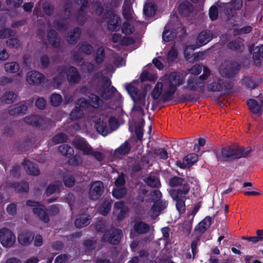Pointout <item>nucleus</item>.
I'll return each mask as SVG.
<instances>
[{"label":"nucleus","instance_id":"obj_1","mask_svg":"<svg viewBox=\"0 0 263 263\" xmlns=\"http://www.w3.org/2000/svg\"><path fill=\"white\" fill-rule=\"evenodd\" d=\"M184 81L183 74L173 72L161 77L155 85L151 95L154 99H158L161 95L169 98L176 91L177 87L182 85Z\"/></svg>","mask_w":263,"mask_h":263},{"label":"nucleus","instance_id":"obj_2","mask_svg":"<svg viewBox=\"0 0 263 263\" xmlns=\"http://www.w3.org/2000/svg\"><path fill=\"white\" fill-rule=\"evenodd\" d=\"M90 100L89 103L87 102L85 99H80L78 100L75 108L71 112V117L74 119L79 118L82 116L84 109L88 108L89 106L97 108L102 104V100L96 95H91Z\"/></svg>","mask_w":263,"mask_h":263},{"label":"nucleus","instance_id":"obj_3","mask_svg":"<svg viewBox=\"0 0 263 263\" xmlns=\"http://www.w3.org/2000/svg\"><path fill=\"white\" fill-rule=\"evenodd\" d=\"M210 74V71L207 68L203 69V74L198 78L193 76L188 78L184 88L189 90L201 91L204 86L205 81L208 78Z\"/></svg>","mask_w":263,"mask_h":263},{"label":"nucleus","instance_id":"obj_4","mask_svg":"<svg viewBox=\"0 0 263 263\" xmlns=\"http://www.w3.org/2000/svg\"><path fill=\"white\" fill-rule=\"evenodd\" d=\"M126 89L134 102L133 109L142 112L143 108L146 106L145 94L138 92L137 88L131 84L126 85Z\"/></svg>","mask_w":263,"mask_h":263},{"label":"nucleus","instance_id":"obj_5","mask_svg":"<svg viewBox=\"0 0 263 263\" xmlns=\"http://www.w3.org/2000/svg\"><path fill=\"white\" fill-rule=\"evenodd\" d=\"M189 190L190 187L189 185H185L183 186L182 191L172 190L170 191V194L172 198L176 201V208L179 213H183L185 211V197L189 193Z\"/></svg>","mask_w":263,"mask_h":263},{"label":"nucleus","instance_id":"obj_6","mask_svg":"<svg viewBox=\"0 0 263 263\" xmlns=\"http://www.w3.org/2000/svg\"><path fill=\"white\" fill-rule=\"evenodd\" d=\"M76 147L82 151L84 155H89L94 156L99 160H101L104 158L103 155L100 152H94L90 146L88 145L83 139H78L74 142Z\"/></svg>","mask_w":263,"mask_h":263},{"label":"nucleus","instance_id":"obj_7","mask_svg":"<svg viewBox=\"0 0 263 263\" xmlns=\"http://www.w3.org/2000/svg\"><path fill=\"white\" fill-rule=\"evenodd\" d=\"M108 123L111 126L112 123L117 124L116 119L114 118L108 119L107 118L102 117L96 122V128L97 131L103 136L108 133Z\"/></svg>","mask_w":263,"mask_h":263},{"label":"nucleus","instance_id":"obj_8","mask_svg":"<svg viewBox=\"0 0 263 263\" xmlns=\"http://www.w3.org/2000/svg\"><path fill=\"white\" fill-rule=\"evenodd\" d=\"M15 241V236L9 229L3 228L0 230V242L6 247H11Z\"/></svg>","mask_w":263,"mask_h":263},{"label":"nucleus","instance_id":"obj_9","mask_svg":"<svg viewBox=\"0 0 263 263\" xmlns=\"http://www.w3.org/2000/svg\"><path fill=\"white\" fill-rule=\"evenodd\" d=\"M216 157L218 160L220 161H227L237 159L236 157V149L231 147L223 148L221 151L216 153Z\"/></svg>","mask_w":263,"mask_h":263},{"label":"nucleus","instance_id":"obj_10","mask_svg":"<svg viewBox=\"0 0 263 263\" xmlns=\"http://www.w3.org/2000/svg\"><path fill=\"white\" fill-rule=\"evenodd\" d=\"M261 95H259L258 100L255 99H250L248 101L247 104L250 111L257 115H260L263 110V99Z\"/></svg>","mask_w":263,"mask_h":263},{"label":"nucleus","instance_id":"obj_11","mask_svg":"<svg viewBox=\"0 0 263 263\" xmlns=\"http://www.w3.org/2000/svg\"><path fill=\"white\" fill-rule=\"evenodd\" d=\"M103 184L101 181H96L91 185L89 191V196L91 200L98 199L103 191Z\"/></svg>","mask_w":263,"mask_h":263},{"label":"nucleus","instance_id":"obj_12","mask_svg":"<svg viewBox=\"0 0 263 263\" xmlns=\"http://www.w3.org/2000/svg\"><path fill=\"white\" fill-rule=\"evenodd\" d=\"M26 204L28 206L34 207L33 209V212L39 215L42 220H43L45 222H47L48 221V217L47 216L41 205L39 204V203L37 202L30 200L27 201Z\"/></svg>","mask_w":263,"mask_h":263},{"label":"nucleus","instance_id":"obj_13","mask_svg":"<svg viewBox=\"0 0 263 263\" xmlns=\"http://www.w3.org/2000/svg\"><path fill=\"white\" fill-rule=\"evenodd\" d=\"M43 75L35 71H31L27 73L26 80L28 84L34 85L40 84L42 82Z\"/></svg>","mask_w":263,"mask_h":263},{"label":"nucleus","instance_id":"obj_14","mask_svg":"<svg viewBox=\"0 0 263 263\" xmlns=\"http://www.w3.org/2000/svg\"><path fill=\"white\" fill-rule=\"evenodd\" d=\"M212 39L211 34L210 32L202 31L199 34L197 44L198 46H202L207 44Z\"/></svg>","mask_w":263,"mask_h":263},{"label":"nucleus","instance_id":"obj_15","mask_svg":"<svg viewBox=\"0 0 263 263\" xmlns=\"http://www.w3.org/2000/svg\"><path fill=\"white\" fill-rule=\"evenodd\" d=\"M114 209V213L115 214L117 215V218L118 219H121L124 214L128 211L127 208L124 206V203L121 201L116 202L115 203Z\"/></svg>","mask_w":263,"mask_h":263},{"label":"nucleus","instance_id":"obj_16","mask_svg":"<svg viewBox=\"0 0 263 263\" xmlns=\"http://www.w3.org/2000/svg\"><path fill=\"white\" fill-rule=\"evenodd\" d=\"M152 197L154 200H157L152 209L153 214L154 215H157L158 213L161 210L159 206V204L160 203L159 199L161 197V194L159 191H155L152 194Z\"/></svg>","mask_w":263,"mask_h":263},{"label":"nucleus","instance_id":"obj_17","mask_svg":"<svg viewBox=\"0 0 263 263\" xmlns=\"http://www.w3.org/2000/svg\"><path fill=\"white\" fill-rule=\"evenodd\" d=\"M24 167L27 173L29 175L35 176L39 174V170L34 167L30 161H25L24 163Z\"/></svg>","mask_w":263,"mask_h":263},{"label":"nucleus","instance_id":"obj_18","mask_svg":"<svg viewBox=\"0 0 263 263\" xmlns=\"http://www.w3.org/2000/svg\"><path fill=\"white\" fill-rule=\"evenodd\" d=\"M198 156L195 154H191L187 155L184 159L183 166H180V167H189L196 163L198 161Z\"/></svg>","mask_w":263,"mask_h":263},{"label":"nucleus","instance_id":"obj_19","mask_svg":"<svg viewBox=\"0 0 263 263\" xmlns=\"http://www.w3.org/2000/svg\"><path fill=\"white\" fill-rule=\"evenodd\" d=\"M121 231L120 230H115L113 232L111 236L109 237H107V235H105L103 239H106L107 238V241L112 244H117L119 242L121 237Z\"/></svg>","mask_w":263,"mask_h":263},{"label":"nucleus","instance_id":"obj_20","mask_svg":"<svg viewBox=\"0 0 263 263\" xmlns=\"http://www.w3.org/2000/svg\"><path fill=\"white\" fill-rule=\"evenodd\" d=\"M90 222V218L86 215H80L76 220L75 224L78 228L86 226Z\"/></svg>","mask_w":263,"mask_h":263},{"label":"nucleus","instance_id":"obj_21","mask_svg":"<svg viewBox=\"0 0 263 263\" xmlns=\"http://www.w3.org/2000/svg\"><path fill=\"white\" fill-rule=\"evenodd\" d=\"M32 235L30 233H23L18 237L19 242L23 245H26L32 241Z\"/></svg>","mask_w":263,"mask_h":263},{"label":"nucleus","instance_id":"obj_22","mask_svg":"<svg viewBox=\"0 0 263 263\" xmlns=\"http://www.w3.org/2000/svg\"><path fill=\"white\" fill-rule=\"evenodd\" d=\"M211 224V219L210 217L205 218L196 227V230L200 232H204Z\"/></svg>","mask_w":263,"mask_h":263},{"label":"nucleus","instance_id":"obj_23","mask_svg":"<svg viewBox=\"0 0 263 263\" xmlns=\"http://www.w3.org/2000/svg\"><path fill=\"white\" fill-rule=\"evenodd\" d=\"M156 11V6L152 3L145 4L143 8V12L145 16L150 17L154 15Z\"/></svg>","mask_w":263,"mask_h":263},{"label":"nucleus","instance_id":"obj_24","mask_svg":"<svg viewBox=\"0 0 263 263\" xmlns=\"http://www.w3.org/2000/svg\"><path fill=\"white\" fill-rule=\"evenodd\" d=\"M252 149L251 147H240L236 148V157L238 158L246 157L250 155Z\"/></svg>","mask_w":263,"mask_h":263},{"label":"nucleus","instance_id":"obj_25","mask_svg":"<svg viewBox=\"0 0 263 263\" xmlns=\"http://www.w3.org/2000/svg\"><path fill=\"white\" fill-rule=\"evenodd\" d=\"M120 20L119 19V17L118 16L114 15L111 18V19L110 20L108 24V28L109 30L112 31H116L119 28V23Z\"/></svg>","mask_w":263,"mask_h":263},{"label":"nucleus","instance_id":"obj_26","mask_svg":"<svg viewBox=\"0 0 263 263\" xmlns=\"http://www.w3.org/2000/svg\"><path fill=\"white\" fill-rule=\"evenodd\" d=\"M208 88L211 91H220L222 88V83L220 80L216 79L208 85Z\"/></svg>","mask_w":263,"mask_h":263},{"label":"nucleus","instance_id":"obj_27","mask_svg":"<svg viewBox=\"0 0 263 263\" xmlns=\"http://www.w3.org/2000/svg\"><path fill=\"white\" fill-rule=\"evenodd\" d=\"M18 65L15 62L7 63L5 65V69L7 72L14 73L18 71Z\"/></svg>","mask_w":263,"mask_h":263},{"label":"nucleus","instance_id":"obj_28","mask_svg":"<svg viewBox=\"0 0 263 263\" xmlns=\"http://www.w3.org/2000/svg\"><path fill=\"white\" fill-rule=\"evenodd\" d=\"M59 152L63 155L69 157L73 154V149L67 145H62L59 147Z\"/></svg>","mask_w":263,"mask_h":263},{"label":"nucleus","instance_id":"obj_29","mask_svg":"<svg viewBox=\"0 0 263 263\" xmlns=\"http://www.w3.org/2000/svg\"><path fill=\"white\" fill-rule=\"evenodd\" d=\"M16 98V96L13 92H8L6 93L2 98V101L6 103H11L13 102Z\"/></svg>","mask_w":263,"mask_h":263},{"label":"nucleus","instance_id":"obj_30","mask_svg":"<svg viewBox=\"0 0 263 263\" xmlns=\"http://www.w3.org/2000/svg\"><path fill=\"white\" fill-rule=\"evenodd\" d=\"M135 230L139 233H144L149 230V227L145 223L138 222L135 225Z\"/></svg>","mask_w":263,"mask_h":263},{"label":"nucleus","instance_id":"obj_31","mask_svg":"<svg viewBox=\"0 0 263 263\" xmlns=\"http://www.w3.org/2000/svg\"><path fill=\"white\" fill-rule=\"evenodd\" d=\"M178 9L181 13L185 15L191 11L192 7L188 2H185L180 5Z\"/></svg>","mask_w":263,"mask_h":263},{"label":"nucleus","instance_id":"obj_32","mask_svg":"<svg viewBox=\"0 0 263 263\" xmlns=\"http://www.w3.org/2000/svg\"><path fill=\"white\" fill-rule=\"evenodd\" d=\"M62 101L61 96L58 94H53L50 98V102L53 106H59Z\"/></svg>","mask_w":263,"mask_h":263},{"label":"nucleus","instance_id":"obj_33","mask_svg":"<svg viewBox=\"0 0 263 263\" xmlns=\"http://www.w3.org/2000/svg\"><path fill=\"white\" fill-rule=\"evenodd\" d=\"M147 183L148 185L157 187L160 185L159 180L156 177H149L147 179Z\"/></svg>","mask_w":263,"mask_h":263},{"label":"nucleus","instance_id":"obj_34","mask_svg":"<svg viewBox=\"0 0 263 263\" xmlns=\"http://www.w3.org/2000/svg\"><path fill=\"white\" fill-rule=\"evenodd\" d=\"M126 194V191L124 188H117L112 191V195L117 199L122 198Z\"/></svg>","mask_w":263,"mask_h":263},{"label":"nucleus","instance_id":"obj_35","mask_svg":"<svg viewBox=\"0 0 263 263\" xmlns=\"http://www.w3.org/2000/svg\"><path fill=\"white\" fill-rule=\"evenodd\" d=\"M253 57L254 60L259 57L263 59V46L256 47L253 48Z\"/></svg>","mask_w":263,"mask_h":263},{"label":"nucleus","instance_id":"obj_36","mask_svg":"<svg viewBox=\"0 0 263 263\" xmlns=\"http://www.w3.org/2000/svg\"><path fill=\"white\" fill-rule=\"evenodd\" d=\"M67 139V136L63 134H60L54 137L52 140V142L54 144H58L60 143L64 142Z\"/></svg>","mask_w":263,"mask_h":263},{"label":"nucleus","instance_id":"obj_37","mask_svg":"<svg viewBox=\"0 0 263 263\" xmlns=\"http://www.w3.org/2000/svg\"><path fill=\"white\" fill-rule=\"evenodd\" d=\"M129 149L130 146L128 143L126 142L116 150V153L121 155H124L127 154L129 151Z\"/></svg>","mask_w":263,"mask_h":263},{"label":"nucleus","instance_id":"obj_38","mask_svg":"<svg viewBox=\"0 0 263 263\" xmlns=\"http://www.w3.org/2000/svg\"><path fill=\"white\" fill-rule=\"evenodd\" d=\"M174 34L172 31L167 30L166 27L162 34L163 40L165 42H169L174 39Z\"/></svg>","mask_w":263,"mask_h":263},{"label":"nucleus","instance_id":"obj_39","mask_svg":"<svg viewBox=\"0 0 263 263\" xmlns=\"http://www.w3.org/2000/svg\"><path fill=\"white\" fill-rule=\"evenodd\" d=\"M80 35V30H79V29H77L76 30H75L74 31V32L73 33H71L69 35L68 42L71 44L73 43L76 40H77L79 38Z\"/></svg>","mask_w":263,"mask_h":263},{"label":"nucleus","instance_id":"obj_40","mask_svg":"<svg viewBox=\"0 0 263 263\" xmlns=\"http://www.w3.org/2000/svg\"><path fill=\"white\" fill-rule=\"evenodd\" d=\"M60 185V183L56 182L55 183L50 185L46 191L47 195H50L52 193L55 192L58 190V187Z\"/></svg>","mask_w":263,"mask_h":263},{"label":"nucleus","instance_id":"obj_41","mask_svg":"<svg viewBox=\"0 0 263 263\" xmlns=\"http://www.w3.org/2000/svg\"><path fill=\"white\" fill-rule=\"evenodd\" d=\"M110 203L109 202H105L99 208L100 212L102 215H106L110 209Z\"/></svg>","mask_w":263,"mask_h":263},{"label":"nucleus","instance_id":"obj_42","mask_svg":"<svg viewBox=\"0 0 263 263\" xmlns=\"http://www.w3.org/2000/svg\"><path fill=\"white\" fill-rule=\"evenodd\" d=\"M209 16L212 20H215L218 16V9L215 6H212L209 10Z\"/></svg>","mask_w":263,"mask_h":263},{"label":"nucleus","instance_id":"obj_43","mask_svg":"<svg viewBox=\"0 0 263 263\" xmlns=\"http://www.w3.org/2000/svg\"><path fill=\"white\" fill-rule=\"evenodd\" d=\"M13 34V31L8 29H3L0 31V39H5Z\"/></svg>","mask_w":263,"mask_h":263},{"label":"nucleus","instance_id":"obj_44","mask_svg":"<svg viewBox=\"0 0 263 263\" xmlns=\"http://www.w3.org/2000/svg\"><path fill=\"white\" fill-rule=\"evenodd\" d=\"M104 49L102 48H99L97 52L96 56V61L97 63H101L104 59Z\"/></svg>","mask_w":263,"mask_h":263},{"label":"nucleus","instance_id":"obj_45","mask_svg":"<svg viewBox=\"0 0 263 263\" xmlns=\"http://www.w3.org/2000/svg\"><path fill=\"white\" fill-rule=\"evenodd\" d=\"M194 49L193 46H189L185 49L184 56L186 60H189L192 56Z\"/></svg>","mask_w":263,"mask_h":263},{"label":"nucleus","instance_id":"obj_46","mask_svg":"<svg viewBox=\"0 0 263 263\" xmlns=\"http://www.w3.org/2000/svg\"><path fill=\"white\" fill-rule=\"evenodd\" d=\"M13 187L17 192L26 191L28 189V185L27 183L23 184H13Z\"/></svg>","mask_w":263,"mask_h":263},{"label":"nucleus","instance_id":"obj_47","mask_svg":"<svg viewBox=\"0 0 263 263\" xmlns=\"http://www.w3.org/2000/svg\"><path fill=\"white\" fill-rule=\"evenodd\" d=\"M122 31L125 34H129L133 32V28L131 27L130 24L126 22L124 23L122 28Z\"/></svg>","mask_w":263,"mask_h":263},{"label":"nucleus","instance_id":"obj_48","mask_svg":"<svg viewBox=\"0 0 263 263\" xmlns=\"http://www.w3.org/2000/svg\"><path fill=\"white\" fill-rule=\"evenodd\" d=\"M189 71L193 76H197L199 74L201 70V67L199 65H195L190 69Z\"/></svg>","mask_w":263,"mask_h":263},{"label":"nucleus","instance_id":"obj_49","mask_svg":"<svg viewBox=\"0 0 263 263\" xmlns=\"http://www.w3.org/2000/svg\"><path fill=\"white\" fill-rule=\"evenodd\" d=\"M177 52L175 49L172 48L168 52L167 59L168 62H172L177 57Z\"/></svg>","mask_w":263,"mask_h":263},{"label":"nucleus","instance_id":"obj_50","mask_svg":"<svg viewBox=\"0 0 263 263\" xmlns=\"http://www.w3.org/2000/svg\"><path fill=\"white\" fill-rule=\"evenodd\" d=\"M229 47L230 48L233 50H239L241 49L243 45L241 43H238L236 42H232L229 44Z\"/></svg>","mask_w":263,"mask_h":263},{"label":"nucleus","instance_id":"obj_51","mask_svg":"<svg viewBox=\"0 0 263 263\" xmlns=\"http://www.w3.org/2000/svg\"><path fill=\"white\" fill-rule=\"evenodd\" d=\"M182 183V179L178 177L172 178L170 181V185L172 186H176Z\"/></svg>","mask_w":263,"mask_h":263},{"label":"nucleus","instance_id":"obj_52","mask_svg":"<svg viewBox=\"0 0 263 263\" xmlns=\"http://www.w3.org/2000/svg\"><path fill=\"white\" fill-rule=\"evenodd\" d=\"M71 70L73 73L72 77H73V78H72V77H70V76H68V80L70 83H73L77 80L78 74H77V70L74 68H71Z\"/></svg>","mask_w":263,"mask_h":263},{"label":"nucleus","instance_id":"obj_53","mask_svg":"<svg viewBox=\"0 0 263 263\" xmlns=\"http://www.w3.org/2000/svg\"><path fill=\"white\" fill-rule=\"evenodd\" d=\"M46 105L45 100L43 98H40L35 102V105L40 109H43L45 107Z\"/></svg>","mask_w":263,"mask_h":263},{"label":"nucleus","instance_id":"obj_54","mask_svg":"<svg viewBox=\"0 0 263 263\" xmlns=\"http://www.w3.org/2000/svg\"><path fill=\"white\" fill-rule=\"evenodd\" d=\"M125 180L124 176L121 174L116 179L115 181V185L117 187L120 186L124 184Z\"/></svg>","mask_w":263,"mask_h":263},{"label":"nucleus","instance_id":"obj_55","mask_svg":"<svg viewBox=\"0 0 263 263\" xmlns=\"http://www.w3.org/2000/svg\"><path fill=\"white\" fill-rule=\"evenodd\" d=\"M205 141L203 138H199L198 140V143L196 144L194 147V149L196 152H198L200 150V147L204 145Z\"/></svg>","mask_w":263,"mask_h":263},{"label":"nucleus","instance_id":"obj_56","mask_svg":"<svg viewBox=\"0 0 263 263\" xmlns=\"http://www.w3.org/2000/svg\"><path fill=\"white\" fill-rule=\"evenodd\" d=\"M8 43L12 48H16L20 45L18 40L15 38L10 40Z\"/></svg>","mask_w":263,"mask_h":263},{"label":"nucleus","instance_id":"obj_57","mask_svg":"<svg viewBox=\"0 0 263 263\" xmlns=\"http://www.w3.org/2000/svg\"><path fill=\"white\" fill-rule=\"evenodd\" d=\"M64 183L67 186H71L74 184V180L71 177H66L64 179Z\"/></svg>","mask_w":263,"mask_h":263},{"label":"nucleus","instance_id":"obj_58","mask_svg":"<svg viewBox=\"0 0 263 263\" xmlns=\"http://www.w3.org/2000/svg\"><path fill=\"white\" fill-rule=\"evenodd\" d=\"M7 212L10 215H13L15 213L16 211V208L15 205L14 204H9L7 206Z\"/></svg>","mask_w":263,"mask_h":263},{"label":"nucleus","instance_id":"obj_59","mask_svg":"<svg viewBox=\"0 0 263 263\" xmlns=\"http://www.w3.org/2000/svg\"><path fill=\"white\" fill-rule=\"evenodd\" d=\"M123 13L126 18H130L131 16V12L130 9V6L129 5H128L127 7H124Z\"/></svg>","mask_w":263,"mask_h":263},{"label":"nucleus","instance_id":"obj_60","mask_svg":"<svg viewBox=\"0 0 263 263\" xmlns=\"http://www.w3.org/2000/svg\"><path fill=\"white\" fill-rule=\"evenodd\" d=\"M157 154L161 159H166L167 158V154L164 149H159Z\"/></svg>","mask_w":263,"mask_h":263},{"label":"nucleus","instance_id":"obj_61","mask_svg":"<svg viewBox=\"0 0 263 263\" xmlns=\"http://www.w3.org/2000/svg\"><path fill=\"white\" fill-rule=\"evenodd\" d=\"M67 259V257L65 255H61L58 256L55 260V263H63Z\"/></svg>","mask_w":263,"mask_h":263},{"label":"nucleus","instance_id":"obj_62","mask_svg":"<svg viewBox=\"0 0 263 263\" xmlns=\"http://www.w3.org/2000/svg\"><path fill=\"white\" fill-rule=\"evenodd\" d=\"M252 30V27L250 26H247L242 27L237 33V34L247 33Z\"/></svg>","mask_w":263,"mask_h":263},{"label":"nucleus","instance_id":"obj_63","mask_svg":"<svg viewBox=\"0 0 263 263\" xmlns=\"http://www.w3.org/2000/svg\"><path fill=\"white\" fill-rule=\"evenodd\" d=\"M9 55L8 53L5 50H2L0 51V60H6L8 59Z\"/></svg>","mask_w":263,"mask_h":263},{"label":"nucleus","instance_id":"obj_64","mask_svg":"<svg viewBox=\"0 0 263 263\" xmlns=\"http://www.w3.org/2000/svg\"><path fill=\"white\" fill-rule=\"evenodd\" d=\"M43 239L42 237L40 235H37L35 237L34 240V245L36 246H41L42 244Z\"/></svg>","mask_w":263,"mask_h":263}]
</instances>
